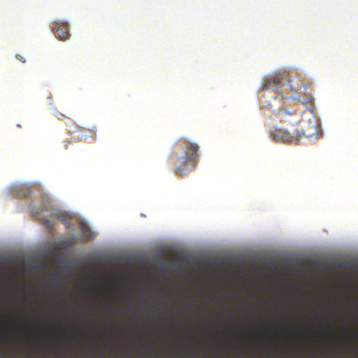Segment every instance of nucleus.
Wrapping results in <instances>:
<instances>
[{"mask_svg":"<svg viewBox=\"0 0 358 358\" xmlns=\"http://www.w3.org/2000/svg\"><path fill=\"white\" fill-rule=\"evenodd\" d=\"M175 308H176V312H177V310H178V304H177V301H176V306H175Z\"/></svg>","mask_w":358,"mask_h":358,"instance_id":"nucleus-15","label":"nucleus"},{"mask_svg":"<svg viewBox=\"0 0 358 358\" xmlns=\"http://www.w3.org/2000/svg\"><path fill=\"white\" fill-rule=\"evenodd\" d=\"M283 74H277L275 76L268 78L264 84V87L269 89L272 87H278L283 80Z\"/></svg>","mask_w":358,"mask_h":358,"instance_id":"nucleus-4","label":"nucleus"},{"mask_svg":"<svg viewBox=\"0 0 358 358\" xmlns=\"http://www.w3.org/2000/svg\"><path fill=\"white\" fill-rule=\"evenodd\" d=\"M55 115L59 119V120H63L66 117V115L58 110H56L55 112Z\"/></svg>","mask_w":358,"mask_h":358,"instance_id":"nucleus-9","label":"nucleus"},{"mask_svg":"<svg viewBox=\"0 0 358 358\" xmlns=\"http://www.w3.org/2000/svg\"><path fill=\"white\" fill-rule=\"evenodd\" d=\"M185 155L180 162V175H186L196 167L199 159V147L195 143L184 141Z\"/></svg>","mask_w":358,"mask_h":358,"instance_id":"nucleus-1","label":"nucleus"},{"mask_svg":"<svg viewBox=\"0 0 358 358\" xmlns=\"http://www.w3.org/2000/svg\"><path fill=\"white\" fill-rule=\"evenodd\" d=\"M70 129H67V132L69 134H73L76 132H80V129L78 127V126H76V125H71L69 126Z\"/></svg>","mask_w":358,"mask_h":358,"instance_id":"nucleus-8","label":"nucleus"},{"mask_svg":"<svg viewBox=\"0 0 358 358\" xmlns=\"http://www.w3.org/2000/svg\"><path fill=\"white\" fill-rule=\"evenodd\" d=\"M182 265L180 264V355L182 354V347L183 344V335H182V331H183V321H182ZM180 358H182V356L180 355Z\"/></svg>","mask_w":358,"mask_h":358,"instance_id":"nucleus-5","label":"nucleus"},{"mask_svg":"<svg viewBox=\"0 0 358 358\" xmlns=\"http://www.w3.org/2000/svg\"><path fill=\"white\" fill-rule=\"evenodd\" d=\"M52 31L55 37L60 41H66L71 36L68 24L64 21L53 22Z\"/></svg>","mask_w":358,"mask_h":358,"instance_id":"nucleus-3","label":"nucleus"},{"mask_svg":"<svg viewBox=\"0 0 358 358\" xmlns=\"http://www.w3.org/2000/svg\"><path fill=\"white\" fill-rule=\"evenodd\" d=\"M197 351H198V348H197V346H196V352H197Z\"/></svg>","mask_w":358,"mask_h":358,"instance_id":"nucleus-16","label":"nucleus"},{"mask_svg":"<svg viewBox=\"0 0 358 358\" xmlns=\"http://www.w3.org/2000/svg\"><path fill=\"white\" fill-rule=\"evenodd\" d=\"M305 134L303 131L291 134L287 129L282 128H274L270 132V136L274 142L287 144L297 142Z\"/></svg>","mask_w":358,"mask_h":358,"instance_id":"nucleus-2","label":"nucleus"},{"mask_svg":"<svg viewBox=\"0 0 358 358\" xmlns=\"http://www.w3.org/2000/svg\"><path fill=\"white\" fill-rule=\"evenodd\" d=\"M178 329L177 317L176 318V331Z\"/></svg>","mask_w":358,"mask_h":358,"instance_id":"nucleus-13","label":"nucleus"},{"mask_svg":"<svg viewBox=\"0 0 358 358\" xmlns=\"http://www.w3.org/2000/svg\"><path fill=\"white\" fill-rule=\"evenodd\" d=\"M16 58L22 62H25V59L22 55H17Z\"/></svg>","mask_w":358,"mask_h":358,"instance_id":"nucleus-11","label":"nucleus"},{"mask_svg":"<svg viewBox=\"0 0 358 358\" xmlns=\"http://www.w3.org/2000/svg\"><path fill=\"white\" fill-rule=\"evenodd\" d=\"M44 224L48 227V228H51L53 227V224L52 223V222H50V220H45L44 221Z\"/></svg>","mask_w":358,"mask_h":358,"instance_id":"nucleus-10","label":"nucleus"},{"mask_svg":"<svg viewBox=\"0 0 358 358\" xmlns=\"http://www.w3.org/2000/svg\"><path fill=\"white\" fill-rule=\"evenodd\" d=\"M295 113H296L295 110H293V111L283 110V111H280L278 113V117H279L281 122H289L288 117L293 114H295Z\"/></svg>","mask_w":358,"mask_h":358,"instance_id":"nucleus-7","label":"nucleus"},{"mask_svg":"<svg viewBox=\"0 0 358 358\" xmlns=\"http://www.w3.org/2000/svg\"><path fill=\"white\" fill-rule=\"evenodd\" d=\"M178 268H177V266H176V271H175V273L176 275H178Z\"/></svg>","mask_w":358,"mask_h":358,"instance_id":"nucleus-14","label":"nucleus"},{"mask_svg":"<svg viewBox=\"0 0 358 358\" xmlns=\"http://www.w3.org/2000/svg\"><path fill=\"white\" fill-rule=\"evenodd\" d=\"M289 86L293 91L299 90L302 87V82L299 76L292 77L289 80Z\"/></svg>","mask_w":358,"mask_h":358,"instance_id":"nucleus-6","label":"nucleus"},{"mask_svg":"<svg viewBox=\"0 0 358 358\" xmlns=\"http://www.w3.org/2000/svg\"><path fill=\"white\" fill-rule=\"evenodd\" d=\"M87 238H90V236L88 234L87 235Z\"/></svg>","mask_w":358,"mask_h":358,"instance_id":"nucleus-19","label":"nucleus"},{"mask_svg":"<svg viewBox=\"0 0 358 358\" xmlns=\"http://www.w3.org/2000/svg\"><path fill=\"white\" fill-rule=\"evenodd\" d=\"M177 298H178V296H177V293L176 294V299L177 300Z\"/></svg>","mask_w":358,"mask_h":358,"instance_id":"nucleus-17","label":"nucleus"},{"mask_svg":"<svg viewBox=\"0 0 358 358\" xmlns=\"http://www.w3.org/2000/svg\"><path fill=\"white\" fill-rule=\"evenodd\" d=\"M180 258H181L182 257V252L181 251H180Z\"/></svg>","mask_w":358,"mask_h":358,"instance_id":"nucleus-18","label":"nucleus"},{"mask_svg":"<svg viewBox=\"0 0 358 358\" xmlns=\"http://www.w3.org/2000/svg\"><path fill=\"white\" fill-rule=\"evenodd\" d=\"M195 358H196V357H195Z\"/></svg>","mask_w":358,"mask_h":358,"instance_id":"nucleus-20","label":"nucleus"},{"mask_svg":"<svg viewBox=\"0 0 358 358\" xmlns=\"http://www.w3.org/2000/svg\"><path fill=\"white\" fill-rule=\"evenodd\" d=\"M196 332L200 333V334H203L205 331H204V330H203V329H201V328H198V329H196Z\"/></svg>","mask_w":358,"mask_h":358,"instance_id":"nucleus-12","label":"nucleus"}]
</instances>
